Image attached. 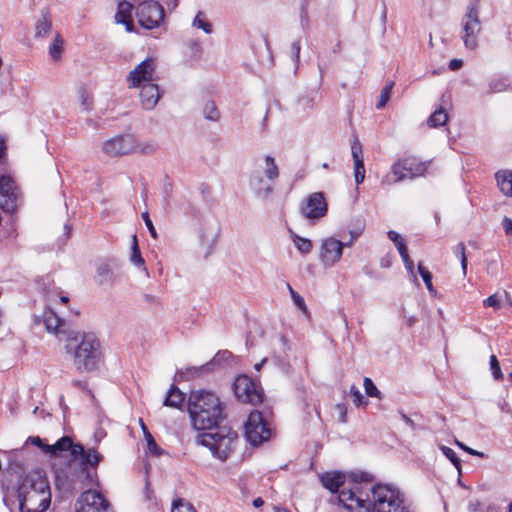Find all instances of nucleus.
<instances>
[{
    "label": "nucleus",
    "mask_w": 512,
    "mask_h": 512,
    "mask_svg": "<svg viewBox=\"0 0 512 512\" xmlns=\"http://www.w3.org/2000/svg\"><path fill=\"white\" fill-rule=\"evenodd\" d=\"M483 305H484V307H492L494 309L501 308V303H500V300L498 299L497 294H493V295L489 296L487 299H485L483 301Z\"/></svg>",
    "instance_id": "obj_53"
},
{
    "label": "nucleus",
    "mask_w": 512,
    "mask_h": 512,
    "mask_svg": "<svg viewBox=\"0 0 512 512\" xmlns=\"http://www.w3.org/2000/svg\"><path fill=\"white\" fill-rule=\"evenodd\" d=\"M401 417H402V419L404 420V422H405L408 426H410L412 429H414V428H415V423H414V421H413L410 417H408V416H407L406 414H404V413H402V414H401Z\"/></svg>",
    "instance_id": "obj_63"
},
{
    "label": "nucleus",
    "mask_w": 512,
    "mask_h": 512,
    "mask_svg": "<svg viewBox=\"0 0 512 512\" xmlns=\"http://www.w3.org/2000/svg\"><path fill=\"white\" fill-rule=\"evenodd\" d=\"M387 235L388 238L395 244L400 255L408 251L403 239L397 232L390 230L388 231Z\"/></svg>",
    "instance_id": "obj_42"
},
{
    "label": "nucleus",
    "mask_w": 512,
    "mask_h": 512,
    "mask_svg": "<svg viewBox=\"0 0 512 512\" xmlns=\"http://www.w3.org/2000/svg\"><path fill=\"white\" fill-rule=\"evenodd\" d=\"M464 31V44L468 49H475L478 45V34L481 31V22L479 19V0H473L467 7L466 13L462 19Z\"/></svg>",
    "instance_id": "obj_9"
},
{
    "label": "nucleus",
    "mask_w": 512,
    "mask_h": 512,
    "mask_svg": "<svg viewBox=\"0 0 512 512\" xmlns=\"http://www.w3.org/2000/svg\"><path fill=\"white\" fill-rule=\"evenodd\" d=\"M188 413L196 430H211L225 419L224 407L219 397L205 390L190 393Z\"/></svg>",
    "instance_id": "obj_4"
},
{
    "label": "nucleus",
    "mask_w": 512,
    "mask_h": 512,
    "mask_svg": "<svg viewBox=\"0 0 512 512\" xmlns=\"http://www.w3.org/2000/svg\"><path fill=\"white\" fill-rule=\"evenodd\" d=\"M362 230H363V225L359 226L355 230L350 231L352 241H355L361 235Z\"/></svg>",
    "instance_id": "obj_61"
},
{
    "label": "nucleus",
    "mask_w": 512,
    "mask_h": 512,
    "mask_svg": "<svg viewBox=\"0 0 512 512\" xmlns=\"http://www.w3.org/2000/svg\"><path fill=\"white\" fill-rule=\"evenodd\" d=\"M136 139L133 135H120L103 143V152L110 157H118L134 152Z\"/></svg>",
    "instance_id": "obj_14"
},
{
    "label": "nucleus",
    "mask_w": 512,
    "mask_h": 512,
    "mask_svg": "<svg viewBox=\"0 0 512 512\" xmlns=\"http://www.w3.org/2000/svg\"><path fill=\"white\" fill-rule=\"evenodd\" d=\"M217 430L210 433H201L196 437V442L207 447L214 457L225 461L235 449L238 434L227 426H217Z\"/></svg>",
    "instance_id": "obj_6"
},
{
    "label": "nucleus",
    "mask_w": 512,
    "mask_h": 512,
    "mask_svg": "<svg viewBox=\"0 0 512 512\" xmlns=\"http://www.w3.org/2000/svg\"><path fill=\"white\" fill-rule=\"evenodd\" d=\"M292 300L294 302V304L304 313V314H308V309H307V306L305 304V301L303 299L302 296L299 295L298 292L296 291H292Z\"/></svg>",
    "instance_id": "obj_50"
},
{
    "label": "nucleus",
    "mask_w": 512,
    "mask_h": 512,
    "mask_svg": "<svg viewBox=\"0 0 512 512\" xmlns=\"http://www.w3.org/2000/svg\"><path fill=\"white\" fill-rule=\"evenodd\" d=\"M96 281L99 285H112L114 283V272L107 263H102L97 267Z\"/></svg>",
    "instance_id": "obj_26"
},
{
    "label": "nucleus",
    "mask_w": 512,
    "mask_h": 512,
    "mask_svg": "<svg viewBox=\"0 0 512 512\" xmlns=\"http://www.w3.org/2000/svg\"><path fill=\"white\" fill-rule=\"evenodd\" d=\"M403 262H404V265H405V268L411 273L413 274L414 273V262L411 260L409 254H408V251L401 254L400 255Z\"/></svg>",
    "instance_id": "obj_55"
},
{
    "label": "nucleus",
    "mask_w": 512,
    "mask_h": 512,
    "mask_svg": "<svg viewBox=\"0 0 512 512\" xmlns=\"http://www.w3.org/2000/svg\"><path fill=\"white\" fill-rule=\"evenodd\" d=\"M441 451L443 454L453 463V465L460 471L461 462L460 459L457 457L455 451L447 446H442Z\"/></svg>",
    "instance_id": "obj_47"
},
{
    "label": "nucleus",
    "mask_w": 512,
    "mask_h": 512,
    "mask_svg": "<svg viewBox=\"0 0 512 512\" xmlns=\"http://www.w3.org/2000/svg\"><path fill=\"white\" fill-rule=\"evenodd\" d=\"M102 460V455L95 449L86 451L82 444H77L72 457L62 468L55 471V486L62 492L72 493L84 489L92 483V471Z\"/></svg>",
    "instance_id": "obj_2"
},
{
    "label": "nucleus",
    "mask_w": 512,
    "mask_h": 512,
    "mask_svg": "<svg viewBox=\"0 0 512 512\" xmlns=\"http://www.w3.org/2000/svg\"><path fill=\"white\" fill-rule=\"evenodd\" d=\"M264 174L271 182H274L279 177V168L276 165L275 159L270 155L265 157Z\"/></svg>",
    "instance_id": "obj_28"
},
{
    "label": "nucleus",
    "mask_w": 512,
    "mask_h": 512,
    "mask_svg": "<svg viewBox=\"0 0 512 512\" xmlns=\"http://www.w3.org/2000/svg\"><path fill=\"white\" fill-rule=\"evenodd\" d=\"M462 65H463L462 60H460V59H453L449 63V68L452 71H456V70L460 69L462 67Z\"/></svg>",
    "instance_id": "obj_60"
},
{
    "label": "nucleus",
    "mask_w": 512,
    "mask_h": 512,
    "mask_svg": "<svg viewBox=\"0 0 512 512\" xmlns=\"http://www.w3.org/2000/svg\"><path fill=\"white\" fill-rule=\"evenodd\" d=\"M52 28V21L47 10L42 11V17L35 24V37L47 36Z\"/></svg>",
    "instance_id": "obj_27"
},
{
    "label": "nucleus",
    "mask_w": 512,
    "mask_h": 512,
    "mask_svg": "<svg viewBox=\"0 0 512 512\" xmlns=\"http://www.w3.org/2000/svg\"><path fill=\"white\" fill-rule=\"evenodd\" d=\"M465 250H466L465 245L462 242L458 243L454 250L456 256L459 257L461 260V267H462L464 274H466V270H467V257L465 254Z\"/></svg>",
    "instance_id": "obj_48"
},
{
    "label": "nucleus",
    "mask_w": 512,
    "mask_h": 512,
    "mask_svg": "<svg viewBox=\"0 0 512 512\" xmlns=\"http://www.w3.org/2000/svg\"><path fill=\"white\" fill-rule=\"evenodd\" d=\"M140 100L144 109H153L159 101L160 93L158 85L148 82L141 86Z\"/></svg>",
    "instance_id": "obj_19"
},
{
    "label": "nucleus",
    "mask_w": 512,
    "mask_h": 512,
    "mask_svg": "<svg viewBox=\"0 0 512 512\" xmlns=\"http://www.w3.org/2000/svg\"><path fill=\"white\" fill-rule=\"evenodd\" d=\"M79 97L81 99V105L83 107V110L89 111L92 109L93 101L92 98L89 96L88 92L85 88H80L78 90Z\"/></svg>",
    "instance_id": "obj_45"
},
{
    "label": "nucleus",
    "mask_w": 512,
    "mask_h": 512,
    "mask_svg": "<svg viewBox=\"0 0 512 512\" xmlns=\"http://www.w3.org/2000/svg\"><path fill=\"white\" fill-rule=\"evenodd\" d=\"M391 173L395 177L393 183H397L405 180L406 178H409V175L406 172V166L404 165V158L396 161L393 164Z\"/></svg>",
    "instance_id": "obj_30"
},
{
    "label": "nucleus",
    "mask_w": 512,
    "mask_h": 512,
    "mask_svg": "<svg viewBox=\"0 0 512 512\" xmlns=\"http://www.w3.org/2000/svg\"><path fill=\"white\" fill-rule=\"evenodd\" d=\"M185 400V394L180 391V389L172 384L168 393L164 399L163 405L171 408H181L183 402Z\"/></svg>",
    "instance_id": "obj_22"
},
{
    "label": "nucleus",
    "mask_w": 512,
    "mask_h": 512,
    "mask_svg": "<svg viewBox=\"0 0 512 512\" xmlns=\"http://www.w3.org/2000/svg\"><path fill=\"white\" fill-rule=\"evenodd\" d=\"M418 272H419L421 278L423 279V281H424L428 291L431 294L435 295L436 294V290L434 289L433 284H432V274H431V272L428 271V269H426L421 263L418 264Z\"/></svg>",
    "instance_id": "obj_39"
},
{
    "label": "nucleus",
    "mask_w": 512,
    "mask_h": 512,
    "mask_svg": "<svg viewBox=\"0 0 512 512\" xmlns=\"http://www.w3.org/2000/svg\"><path fill=\"white\" fill-rule=\"evenodd\" d=\"M132 253H131V257H130V261L135 265V266H144V259L141 255V252H140V249H139V246H138V242H137V236L136 235H133V242H132ZM143 269L146 271V268L143 267Z\"/></svg>",
    "instance_id": "obj_32"
},
{
    "label": "nucleus",
    "mask_w": 512,
    "mask_h": 512,
    "mask_svg": "<svg viewBox=\"0 0 512 512\" xmlns=\"http://www.w3.org/2000/svg\"><path fill=\"white\" fill-rule=\"evenodd\" d=\"M351 153L354 160V178L357 185L361 184L365 178V167L363 159L362 145L357 138L351 143Z\"/></svg>",
    "instance_id": "obj_18"
},
{
    "label": "nucleus",
    "mask_w": 512,
    "mask_h": 512,
    "mask_svg": "<svg viewBox=\"0 0 512 512\" xmlns=\"http://www.w3.org/2000/svg\"><path fill=\"white\" fill-rule=\"evenodd\" d=\"M250 185L256 195L262 199H267L273 193V187L266 185L259 174H253L250 178Z\"/></svg>",
    "instance_id": "obj_23"
},
{
    "label": "nucleus",
    "mask_w": 512,
    "mask_h": 512,
    "mask_svg": "<svg viewBox=\"0 0 512 512\" xmlns=\"http://www.w3.org/2000/svg\"><path fill=\"white\" fill-rule=\"evenodd\" d=\"M350 394L353 397V402L355 406L359 407L361 405L368 404V401L364 398L360 390L355 385H352L350 387Z\"/></svg>",
    "instance_id": "obj_46"
},
{
    "label": "nucleus",
    "mask_w": 512,
    "mask_h": 512,
    "mask_svg": "<svg viewBox=\"0 0 512 512\" xmlns=\"http://www.w3.org/2000/svg\"><path fill=\"white\" fill-rule=\"evenodd\" d=\"M171 512H196V510L190 502L180 498L173 502Z\"/></svg>",
    "instance_id": "obj_41"
},
{
    "label": "nucleus",
    "mask_w": 512,
    "mask_h": 512,
    "mask_svg": "<svg viewBox=\"0 0 512 512\" xmlns=\"http://www.w3.org/2000/svg\"><path fill=\"white\" fill-rule=\"evenodd\" d=\"M320 482L321 484L323 485L324 488H326L327 490H329L331 493H337L338 492V495L337 496H334L330 499V502L331 503H338V504H341V502H339L338 500V496L340 495V493L345 490V491H348L350 490V488L346 489V488H343L341 491H339V488L341 486L344 485L345 483V475L340 473V472H334V473H325L323 475L320 476ZM359 487L360 490L363 492V497L365 498V494L366 493H369L368 491L364 490V488L359 484V483H355L353 485V487H351V489H354L355 487ZM342 505H344L342 503ZM345 508V506H343Z\"/></svg>",
    "instance_id": "obj_15"
},
{
    "label": "nucleus",
    "mask_w": 512,
    "mask_h": 512,
    "mask_svg": "<svg viewBox=\"0 0 512 512\" xmlns=\"http://www.w3.org/2000/svg\"><path fill=\"white\" fill-rule=\"evenodd\" d=\"M235 396L244 403L257 405L263 402L261 387L247 375L238 376L233 384Z\"/></svg>",
    "instance_id": "obj_10"
},
{
    "label": "nucleus",
    "mask_w": 512,
    "mask_h": 512,
    "mask_svg": "<svg viewBox=\"0 0 512 512\" xmlns=\"http://www.w3.org/2000/svg\"><path fill=\"white\" fill-rule=\"evenodd\" d=\"M302 215L309 220H319L326 216L328 204L322 192H314L307 196L301 205Z\"/></svg>",
    "instance_id": "obj_13"
},
{
    "label": "nucleus",
    "mask_w": 512,
    "mask_h": 512,
    "mask_svg": "<svg viewBox=\"0 0 512 512\" xmlns=\"http://www.w3.org/2000/svg\"><path fill=\"white\" fill-rule=\"evenodd\" d=\"M393 87H394V82L391 81L388 84H386V86L381 90L380 99H379L378 103L376 104L377 109H382L383 107H385V105L387 104V102L389 101V99L391 97Z\"/></svg>",
    "instance_id": "obj_40"
},
{
    "label": "nucleus",
    "mask_w": 512,
    "mask_h": 512,
    "mask_svg": "<svg viewBox=\"0 0 512 512\" xmlns=\"http://www.w3.org/2000/svg\"><path fill=\"white\" fill-rule=\"evenodd\" d=\"M154 70L155 61L152 58L142 61L127 76L130 87H138L142 82H151Z\"/></svg>",
    "instance_id": "obj_16"
},
{
    "label": "nucleus",
    "mask_w": 512,
    "mask_h": 512,
    "mask_svg": "<svg viewBox=\"0 0 512 512\" xmlns=\"http://www.w3.org/2000/svg\"><path fill=\"white\" fill-rule=\"evenodd\" d=\"M500 191L509 197H512V171L501 170L495 174Z\"/></svg>",
    "instance_id": "obj_24"
},
{
    "label": "nucleus",
    "mask_w": 512,
    "mask_h": 512,
    "mask_svg": "<svg viewBox=\"0 0 512 512\" xmlns=\"http://www.w3.org/2000/svg\"><path fill=\"white\" fill-rule=\"evenodd\" d=\"M508 80L506 78H495L489 82V94L503 92L508 88Z\"/></svg>",
    "instance_id": "obj_37"
},
{
    "label": "nucleus",
    "mask_w": 512,
    "mask_h": 512,
    "mask_svg": "<svg viewBox=\"0 0 512 512\" xmlns=\"http://www.w3.org/2000/svg\"><path fill=\"white\" fill-rule=\"evenodd\" d=\"M76 512H111L109 502L95 490L84 491L75 504Z\"/></svg>",
    "instance_id": "obj_12"
},
{
    "label": "nucleus",
    "mask_w": 512,
    "mask_h": 512,
    "mask_svg": "<svg viewBox=\"0 0 512 512\" xmlns=\"http://www.w3.org/2000/svg\"><path fill=\"white\" fill-rule=\"evenodd\" d=\"M363 386H364V390H365V393L367 394V396L378 398V399L383 398L382 393L380 392V390L376 387L374 382L369 377L364 378Z\"/></svg>",
    "instance_id": "obj_38"
},
{
    "label": "nucleus",
    "mask_w": 512,
    "mask_h": 512,
    "mask_svg": "<svg viewBox=\"0 0 512 512\" xmlns=\"http://www.w3.org/2000/svg\"><path fill=\"white\" fill-rule=\"evenodd\" d=\"M203 114L205 119L217 122L220 119V111L212 100H207L203 106Z\"/></svg>",
    "instance_id": "obj_31"
},
{
    "label": "nucleus",
    "mask_w": 512,
    "mask_h": 512,
    "mask_svg": "<svg viewBox=\"0 0 512 512\" xmlns=\"http://www.w3.org/2000/svg\"><path fill=\"white\" fill-rule=\"evenodd\" d=\"M503 228L507 235H512V219L505 217L502 222Z\"/></svg>",
    "instance_id": "obj_58"
},
{
    "label": "nucleus",
    "mask_w": 512,
    "mask_h": 512,
    "mask_svg": "<svg viewBox=\"0 0 512 512\" xmlns=\"http://www.w3.org/2000/svg\"><path fill=\"white\" fill-rule=\"evenodd\" d=\"M363 497V492L357 486L348 491L343 490L337 497L345 509L350 512H408L400 492L389 485L377 484L369 489Z\"/></svg>",
    "instance_id": "obj_1"
},
{
    "label": "nucleus",
    "mask_w": 512,
    "mask_h": 512,
    "mask_svg": "<svg viewBox=\"0 0 512 512\" xmlns=\"http://www.w3.org/2000/svg\"><path fill=\"white\" fill-rule=\"evenodd\" d=\"M202 16H204L202 12H199L196 15L193 21V26L198 29H202L205 33L209 34L212 32V26L204 18H202Z\"/></svg>",
    "instance_id": "obj_43"
},
{
    "label": "nucleus",
    "mask_w": 512,
    "mask_h": 512,
    "mask_svg": "<svg viewBox=\"0 0 512 512\" xmlns=\"http://www.w3.org/2000/svg\"><path fill=\"white\" fill-rule=\"evenodd\" d=\"M43 451L46 454H49L51 457L58 456V452H57V450L55 448V443L52 444V445L46 444L45 446H43Z\"/></svg>",
    "instance_id": "obj_59"
},
{
    "label": "nucleus",
    "mask_w": 512,
    "mask_h": 512,
    "mask_svg": "<svg viewBox=\"0 0 512 512\" xmlns=\"http://www.w3.org/2000/svg\"><path fill=\"white\" fill-rule=\"evenodd\" d=\"M233 357L232 353L228 350L219 351L214 358L207 363L205 366H202L201 369H208L209 366L219 365L222 362H227Z\"/></svg>",
    "instance_id": "obj_36"
},
{
    "label": "nucleus",
    "mask_w": 512,
    "mask_h": 512,
    "mask_svg": "<svg viewBox=\"0 0 512 512\" xmlns=\"http://www.w3.org/2000/svg\"><path fill=\"white\" fill-rule=\"evenodd\" d=\"M132 10L133 4L124 0L118 3L117 12L115 14L116 22L124 24L126 30L129 32L133 30Z\"/></svg>",
    "instance_id": "obj_20"
},
{
    "label": "nucleus",
    "mask_w": 512,
    "mask_h": 512,
    "mask_svg": "<svg viewBox=\"0 0 512 512\" xmlns=\"http://www.w3.org/2000/svg\"><path fill=\"white\" fill-rule=\"evenodd\" d=\"M253 505L256 508H259V507L264 505V500L261 497H258V498L253 500Z\"/></svg>",
    "instance_id": "obj_64"
},
{
    "label": "nucleus",
    "mask_w": 512,
    "mask_h": 512,
    "mask_svg": "<svg viewBox=\"0 0 512 512\" xmlns=\"http://www.w3.org/2000/svg\"><path fill=\"white\" fill-rule=\"evenodd\" d=\"M291 49H292L294 61L296 63H298L299 62V57H300V49H301L300 41L299 40L294 41L291 44Z\"/></svg>",
    "instance_id": "obj_57"
},
{
    "label": "nucleus",
    "mask_w": 512,
    "mask_h": 512,
    "mask_svg": "<svg viewBox=\"0 0 512 512\" xmlns=\"http://www.w3.org/2000/svg\"><path fill=\"white\" fill-rule=\"evenodd\" d=\"M21 193L15 180L9 175L0 176V209L14 213L19 205Z\"/></svg>",
    "instance_id": "obj_11"
},
{
    "label": "nucleus",
    "mask_w": 512,
    "mask_h": 512,
    "mask_svg": "<svg viewBox=\"0 0 512 512\" xmlns=\"http://www.w3.org/2000/svg\"><path fill=\"white\" fill-rule=\"evenodd\" d=\"M77 444H74L72 439L69 436H63L55 443V448L60 455L64 451H70L72 455V451Z\"/></svg>",
    "instance_id": "obj_35"
},
{
    "label": "nucleus",
    "mask_w": 512,
    "mask_h": 512,
    "mask_svg": "<svg viewBox=\"0 0 512 512\" xmlns=\"http://www.w3.org/2000/svg\"><path fill=\"white\" fill-rule=\"evenodd\" d=\"M137 2L136 17L138 23L145 29L158 27L164 20V9L157 1L153 0H133Z\"/></svg>",
    "instance_id": "obj_7"
},
{
    "label": "nucleus",
    "mask_w": 512,
    "mask_h": 512,
    "mask_svg": "<svg viewBox=\"0 0 512 512\" xmlns=\"http://www.w3.org/2000/svg\"><path fill=\"white\" fill-rule=\"evenodd\" d=\"M404 165L406 166V172L410 179L424 175L426 172L429 162H419L415 157H405Z\"/></svg>",
    "instance_id": "obj_21"
},
{
    "label": "nucleus",
    "mask_w": 512,
    "mask_h": 512,
    "mask_svg": "<svg viewBox=\"0 0 512 512\" xmlns=\"http://www.w3.org/2000/svg\"><path fill=\"white\" fill-rule=\"evenodd\" d=\"M65 351L79 372L97 369L102 357L101 344L93 333H75L66 339Z\"/></svg>",
    "instance_id": "obj_5"
},
{
    "label": "nucleus",
    "mask_w": 512,
    "mask_h": 512,
    "mask_svg": "<svg viewBox=\"0 0 512 512\" xmlns=\"http://www.w3.org/2000/svg\"><path fill=\"white\" fill-rule=\"evenodd\" d=\"M20 512H44L51 503V490L46 473L35 469L27 473L17 488Z\"/></svg>",
    "instance_id": "obj_3"
},
{
    "label": "nucleus",
    "mask_w": 512,
    "mask_h": 512,
    "mask_svg": "<svg viewBox=\"0 0 512 512\" xmlns=\"http://www.w3.org/2000/svg\"><path fill=\"white\" fill-rule=\"evenodd\" d=\"M272 435L269 423L264 419L262 413L254 410L249 414L245 423V436L253 446L268 441Z\"/></svg>",
    "instance_id": "obj_8"
},
{
    "label": "nucleus",
    "mask_w": 512,
    "mask_h": 512,
    "mask_svg": "<svg viewBox=\"0 0 512 512\" xmlns=\"http://www.w3.org/2000/svg\"><path fill=\"white\" fill-rule=\"evenodd\" d=\"M146 442H147V447H148V450L153 454V455H156V456H159L162 454V449L158 446V444L156 443L155 439L153 438V436L151 435L150 432H147L146 435L144 436Z\"/></svg>",
    "instance_id": "obj_44"
},
{
    "label": "nucleus",
    "mask_w": 512,
    "mask_h": 512,
    "mask_svg": "<svg viewBox=\"0 0 512 512\" xmlns=\"http://www.w3.org/2000/svg\"><path fill=\"white\" fill-rule=\"evenodd\" d=\"M455 442H456V444L458 445L459 448H461L462 450L466 451L470 455L480 456V457H483V455H484L482 452L476 451V450L466 446L462 442H459L458 440H456Z\"/></svg>",
    "instance_id": "obj_56"
},
{
    "label": "nucleus",
    "mask_w": 512,
    "mask_h": 512,
    "mask_svg": "<svg viewBox=\"0 0 512 512\" xmlns=\"http://www.w3.org/2000/svg\"><path fill=\"white\" fill-rule=\"evenodd\" d=\"M344 244L335 238H327L321 245V259L326 266H332L342 256Z\"/></svg>",
    "instance_id": "obj_17"
},
{
    "label": "nucleus",
    "mask_w": 512,
    "mask_h": 512,
    "mask_svg": "<svg viewBox=\"0 0 512 512\" xmlns=\"http://www.w3.org/2000/svg\"><path fill=\"white\" fill-rule=\"evenodd\" d=\"M44 324L46 329L49 332H53L55 334L62 333V326L64 325V320L61 319L57 314L53 311L44 312Z\"/></svg>",
    "instance_id": "obj_25"
},
{
    "label": "nucleus",
    "mask_w": 512,
    "mask_h": 512,
    "mask_svg": "<svg viewBox=\"0 0 512 512\" xmlns=\"http://www.w3.org/2000/svg\"><path fill=\"white\" fill-rule=\"evenodd\" d=\"M335 409L339 413V421L345 423L347 421V408L343 403H339L335 406Z\"/></svg>",
    "instance_id": "obj_54"
},
{
    "label": "nucleus",
    "mask_w": 512,
    "mask_h": 512,
    "mask_svg": "<svg viewBox=\"0 0 512 512\" xmlns=\"http://www.w3.org/2000/svg\"><path fill=\"white\" fill-rule=\"evenodd\" d=\"M490 368L495 379L499 380L503 378L499 362L495 355H491L490 357Z\"/></svg>",
    "instance_id": "obj_49"
},
{
    "label": "nucleus",
    "mask_w": 512,
    "mask_h": 512,
    "mask_svg": "<svg viewBox=\"0 0 512 512\" xmlns=\"http://www.w3.org/2000/svg\"><path fill=\"white\" fill-rule=\"evenodd\" d=\"M291 235L295 246L301 253L307 254L311 251L312 242L309 239L300 237L293 232H291Z\"/></svg>",
    "instance_id": "obj_33"
},
{
    "label": "nucleus",
    "mask_w": 512,
    "mask_h": 512,
    "mask_svg": "<svg viewBox=\"0 0 512 512\" xmlns=\"http://www.w3.org/2000/svg\"><path fill=\"white\" fill-rule=\"evenodd\" d=\"M157 149V146L154 144V143H144V144H140V145H137L136 144V149L134 150V152H141L143 154H152L153 152H155Z\"/></svg>",
    "instance_id": "obj_51"
},
{
    "label": "nucleus",
    "mask_w": 512,
    "mask_h": 512,
    "mask_svg": "<svg viewBox=\"0 0 512 512\" xmlns=\"http://www.w3.org/2000/svg\"><path fill=\"white\" fill-rule=\"evenodd\" d=\"M141 216H142L143 221L145 222L146 227L149 230V233H150L151 237L156 239L157 238V232H156V229H155V227H154V225H153V223H152V221L150 219L149 213L148 212H143Z\"/></svg>",
    "instance_id": "obj_52"
},
{
    "label": "nucleus",
    "mask_w": 512,
    "mask_h": 512,
    "mask_svg": "<svg viewBox=\"0 0 512 512\" xmlns=\"http://www.w3.org/2000/svg\"><path fill=\"white\" fill-rule=\"evenodd\" d=\"M448 120V115L444 109L435 110L427 120L429 127H439L444 125Z\"/></svg>",
    "instance_id": "obj_29"
},
{
    "label": "nucleus",
    "mask_w": 512,
    "mask_h": 512,
    "mask_svg": "<svg viewBox=\"0 0 512 512\" xmlns=\"http://www.w3.org/2000/svg\"><path fill=\"white\" fill-rule=\"evenodd\" d=\"M31 443L36 445L37 447L41 448L43 450V446L46 444L43 443V440L40 437H31L30 438Z\"/></svg>",
    "instance_id": "obj_62"
},
{
    "label": "nucleus",
    "mask_w": 512,
    "mask_h": 512,
    "mask_svg": "<svg viewBox=\"0 0 512 512\" xmlns=\"http://www.w3.org/2000/svg\"><path fill=\"white\" fill-rule=\"evenodd\" d=\"M63 39L60 34H56L53 43L50 45L49 54L54 60H59L63 51Z\"/></svg>",
    "instance_id": "obj_34"
}]
</instances>
